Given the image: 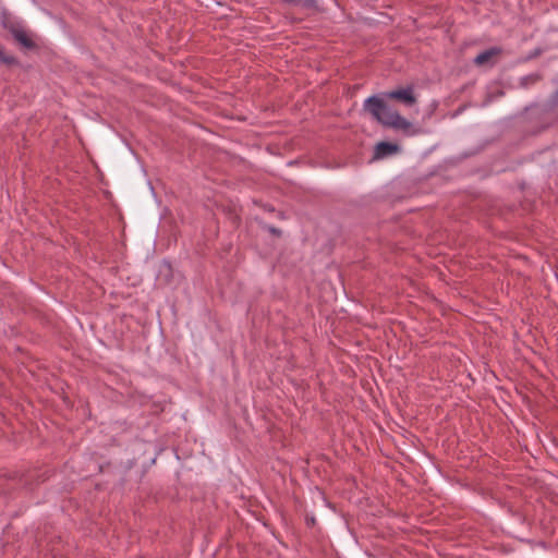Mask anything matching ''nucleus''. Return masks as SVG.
I'll use <instances>...</instances> for the list:
<instances>
[{"mask_svg": "<svg viewBox=\"0 0 558 558\" xmlns=\"http://www.w3.org/2000/svg\"><path fill=\"white\" fill-rule=\"evenodd\" d=\"M399 149L398 145L388 142H380L376 145L374 151L375 159H381L397 153Z\"/></svg>", "mask_w": 558, "mask_h": 558, "instance_id": "nucleus-4", "label": "nucleus"}, {"mask_svg": "<svg viewBox=\"0 0 558 558\" xmlns=\"http://www.w3.org/2000/svg\"><path fill=\"white\" fill-rule=\"evenodd\" d=\"M553 99L555 104H558V90L554 94Z\"/></svg>", "mask_w": 558, "mask_h": 558, "instance_id": "nucleus-9", "label": "nucleus"}, {"mask_svg": "<svg viewBox=\"0 0 558 558\" xmlns=\"http://www.w3.org/2000/svg\"><path fill=\"white\" fill-rule=\"evenodd\" d=\"M0 22L3 28L8 29L11 34L22 27V24L8 11H2Z\"/></svg>", "mask_w": 558, "mask_h": 558, "instance_id": "nucleus-5", "label": "nucleus"}, {"mask_svg": "<svg viewBox=\"0 0 558 558\" xmlns=\"http://www.w3.org/2000/svg\"><path fill=\"white\" fill-rule=\"evenodd\" d=\"M268 231L278 236L281 234V231L275 227H268Z\"/></svg>", "mask_w": 558, "mask_h": 558, "instance_id": "nucleus-8", "label": "nucleus"}, {"mask_svg": "<svg viewBox=\"0 0 558 558\" xmlns=\"http://www.w3.org/2000/svg\"><path fill=\"white\" fill-rule=\"evenodd\" d=\"M11 35L24 49L33 50L36 48V43L23 26Z\"/></svg>", "mask_w": 558, "mask_h": 558, "instance_id": "nucleus-3", "label": "nucleus"}, {"mask_svg": "<svg viewBox=\"0 0 558 558\" xmlns=\"http://www.w3.org/2000/svg\"><path fill=\"white\" fill-rule=\"evenodd\" d=\"M363 108L374 120L385 126L408 131L412 125L411 122L401 117L396 110H392L387 102L378 96L368 97L364 101Z\"/></svg>", "mask_w": 558, "mask_h": 558, "instance_id": "nucleus-1", "label": "nucleus"}, {"mask_svg": "<svg viewBox=\"0 0 558 558\" xmlns=\"http://www.w3.org/2000/svg\"><path fill=\"white\" fill-rule=\"evenodd\" d=\"M500 50L498 48H490L478 53L474 59V64L482 66L488 64L494 57H496Z\"/></svg>", "mask_w": 558, "mask_h": 558, "instance_id": "nucleus-6", "label": "nucleus"}, {"mask_svg": "<svg viewBox=\"0 0 558 558\" xmlns=\"http://www.w3.org/2000/svg\"><path fill=\"white\" fill-rule=\"evenodd\" d=\"M388 98L397 99L399 101H402L407 106H412L416 102V98L413 94V89L411 87L392 90L386 94Z\"/></svg>", "mask_w": 558, "mask_h": 558, "instance_id": "nucleus-2", "label": "nucleus"}, {"mask_svg": "<svg viewBox=\"0 0 558 558\" xmlns=\"http://www.w3.org/2000/svg\"><path fill=\"white\" fill-rule=\"evenodd\" d=\"M0 62L9 66L19 65V60L13 56L5 54L2 47H0Z\"/></svg>", "mask_w": 558, "mask_h": 558, "instance_id": "nucleus-7", "label": "nucleus"}]
</instances>
